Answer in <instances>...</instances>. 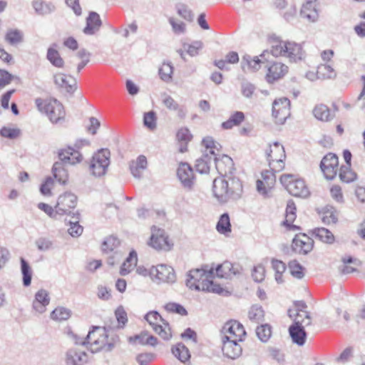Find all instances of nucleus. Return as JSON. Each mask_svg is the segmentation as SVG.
<instances>
[{"mask_svg":"<svg viewBox=\"0 0 365 365\" xmlns=\"http://www.w3.org/2000/svg\"><path fill=\"white\" fill-rule=\"evenodd\" d=\"M313 114L316 118L322 121H328L331 119V111L327 106L319 104L315 106Z\"/></svg>","mask_w":365,"mask_h":365,"instance_id":"43","label":"nucleus"},{"mask_svg":"<svg viewBox=\"0 0 365 365\" xmlns=\"http://www.w3.org/2000/svg\"><path fill=\"white\" fill-rule=\"evenodd\" d=\"M110 152L106 149L98 150L92 158L90 165L91 172L96 176L106 174L109 165Z\"/></svg>","mask_w":365,"mask_h":365,"instance_id":"11","label":"nucleus"},{"mask_svg":"<svg viewBox=\"0 0 365 365\" xmlns=\"http://www.w3.org/2000/svg\"><path fill=\"white\" fill-rule=\"evenodd\" d=\"M53 173L55 179L61 184L65 185L68 181V174L61 163L56 162L53 166Z\"/></svg>","mask_w":365,"mask_h":365,"instance_id":"38","label":"nucleus"},{"mask_svg":"<svg viewBox=\"0 0 365 365\" xmlns=\"http://www.w3.org/2000/svg\"><path fill=\"white\" fill-rule=\"evenodd\" d=\"M239 61V56L237 52L231 51L226 56L225 60H216L214 62L215 66L221 70L227 68V63H237Z\"/></svg>","mask_w":365,"mask_h":365,"instance_id":"51","label":"nucleus"},{"mask_svg":"<svg viewBox=\"0 0 365 365\" xmlns=\"http://www.w3.org/2000/svg\"><path fill=\"white\" fill-rule=\"evenodd\" d=\"M297 217V207L294 202L292 200L288 201L285 210V220L282 224L286 227L287 231H299L300 227L294 225L293 222Z\"/></svg>","mask_w":365,"mask_h":365,"instance_id":"23","label":"nucleus"},{"mask_svg":"<svg viewBox=\"0 0 365 365\" xmlns=\"http://www.w3.org/2000/svg\"><path fill=\"white\" fill-rule=\"evenodd\" d=\"M149 274L158 282H171L175 279L173 267L165 264H158L152 267L149 270Z\"/></svg>","mask_w":365,"mask_h":365,"instance_id":"19","label":"nucleus"},{"mask_svg":"<svg viewBox=\"0 0 365 365\" xmlns=\"http://www.w3.org/2000/svg\"><path fill=\"white\" fill-rule=\"evenodd\" d=\"M179 180L185 187H190L195 181L194 173L190 165L186 163H181L177 170Z\"/></svg>","mask_w":365,"mask_h":365,"instance_id":"24","label":"nucleus"},{"mask_svg":"<svg viewBox=\"0 0 365 365\" xmlns=\"http://www.w3.org/2000/svg\"><path fill=\"white\" fill-rule=\"evenodd\" d=\"M272 170L261 173V178L256 182L257 190L264 197H269L276 185V176Z\"/></svg>","mask_w":365,"mask_h":365,"instance_id":"16","label":"nucleus"},{"mask_svg":"<svg viewBox=\"0 0 365 365\" xmlns=\"http://www.w3.org/2000/svg\"><path fill=\"white\" fill-rule=\"evenodd\" d=\"M50 303V297L48 291L39 289L35 294L34 299L32 302L33 309L38 313H43L46 311V307Z\"/></svg>","mask_w":365,"mask_h":365,"instance_id":"26","label":"nucleus"},{"mask_svg":"<svg viewBox=\"0 0 365 365\" xmlns=\"http://www.w3.org/2000/svg\"><path fill=\"white\" fill-rule=\"evenodd\" d=\"M216 229L220 234L227 235L231 232V224L228 214L225 213L220 216Z\"/></svg>","mask_w":365,"mask_h":365,"instance_id":"47","label":"nucleus"},{"mask_svg":"<svg viewBox=\"0 0 365 365\" xmlns=\"http://www.w3.org/2000/svg\"><path fill=\"white\" fill-rule=\"evenodd\" d=\"M272 267L275 272L274 277L276 281L278 283H282L283 282L284 273L286 271L285 264L281 260L273 259L272 260Z\"/></svg>","mask_w":365,"mask_h":365,"instance_id":"50","label":"nucleus"},{"mask_svg":"<svg viewBox=\"0 0 365 365\" xmlns=\"http://www.w3.org/2000/svg\"><path fill=\"white\" fill-rule=\"evenodd\" d=\"M284 56L294 61L300 60L303 56L302 48L294 42H287Z\"/></svg>","mask_w":365,"mask_h":365,"instance_id":"36","label":"nucleus"},{"mask_svg":"<svg viewBox=\"0 0 365 365\" xmlns=\"http://www.w3.org/2000/svg\"><path fill=\"white\" fill-rule=\"evenodd\" d=\"M290 114V101L287 98H279L273 102L272 115L276 123L284 124Z\"/></svg>","mask_w":365,"mask_h":365,"instance_id":"12","label":"nucleus"},{"mask_svg":"<svg viewBox=\"0 0 365 365\" xmlns=\"http://www.w3.org/2000/svg\"><path fill=\"white\" fill-rule=\"evenodd\" d=\"M319 215L324 224H335L338 220V213L331 206H326L319 210Z\"/></svg>","mask_w":365,"mask_h":365,"instance_id":"31","label":"nucleus"},{"mask_svg":"<svg viewBox=\"0 0 365 365\" xmlns=\"http://www.w3.org/2000/svg\"><path fill=\"white\" fill-rule=\"evenodd\" d=\"M313 233L317 238L324 243L331 244L334 241V235L326 228H317L314 230Z\"/></svg>","mask_w":365,"mask_h":365,"instance_id":"48","label":"nucleus"},{"mask_svg":"<svg viewBox=\"0 0 365 365\" xmlns=\"http://www.w3.org/2000/svg\"><path fill=\"white\" fill-rule=\"evenodd\" d=\"M138 263V255L135 250L130 252L129 255L123 262L120 268V274L123 276L128 274L134 269Z\"/></svg>","mask_w":365,"mask_h":365,"instance_id":"30","label":"nucleus"},{"mask_svg":"<svg viewBox=\"0 0 365 365\" xmlns=\"http://www.w3.org/2000/svg\"><path fill=\"white\" fill-rule=\"evenodd\" d=\"M120 245L119 240L113 235L107 237L101 245L103 252L109 253L114 251Z\"/></svg>","mask_w":365,"mask_h":365,"instance_id":"52","label":"nucleus"},{"mask_svg":"<svg viewBox=\"0 0 365 365\" xmlns=\"http://www.w3.org/2000/svg\"><path fill=\"white\" fill-rule=\"evenodd\" d=\"M147 167V159L145 156H139L135 161H133L130 164V170L133 176L140 177L142 170Z\"/></svg>","mask_w":365,"mask_h":365,"instance_id":"44","label":"nucleus"},{"mask_svg":"<svg viewBox=\"0 0 365 365\" xmlns=\"http://www.w3.org/2000/svg\"><path fill=\"white\" fill-rule=\"evenodd\" d=\"M108 335L104 327H96L89 331L84 344L92 352H97L103 349L108 344Z\"/></svg>","mask_w":365,"mask_h":365,"instance_id":"9","label":"nucleus"},{"mask_svg":"<svg viewBox=\"0 0 365 365\" xmlns=\"http://www.w3.org/2000/svg\"><path fill=\"white\" fill-rule=\"evenodd\" d=\"M237 273L234 268L233 264L225 261L220 264H218L215 269H214V277L216 276L218 278H230Z\"/></svg>","mask_w":365,"mask_h":365,"instance_id":"28","label":"nucleus"},{"mask_svg":"<svg viewBox=\"0 0 365 365\" xmlns=\"http://www.w3.org/2000/svg\"><path fill=\"white\" fill-rule=\"evenodd\" d=\"M21 269L23 277V284L28 287L31 283L32 269L24 258H21Z\"/></svg>","mask_w":365,"mask_h":365,"instance_id":"53","label":"nucleus"},{"mask_svg":"<svg viewBox=\"0 0 365 365\" xmlns=\"http://www.w3.org/2000/svg\"><path fill=\"white\" fill-rule=\"evenodd\" d=\"M314 246L313 240L304 233H299L295 235L292 242V250L299 254L309 252Z\"/></svg>","mask_w":365,"mask_h":365,"instance_id":"21","label":"nucleus"},{"mask_svg":"<svg viewBox=\"0 0 365 365\" xmlns=\"http://www.w3.org/2000/svg\"><path fill=\"white\" fill-rule=\"evenodd\" d=\"M320 168L327 179H334L339 171L338 156L333 153L325 155L321 160Z\"/></svg>","mask_w":365,"mask_h":365,"instance_id":"15","label":"nucleus"},{"mask_svg":"<svg viewBox=\"0 0 365 365\" xmlns=\"http://www.w3.org/2000/svg\"><path fill=\"white\" fill-rule=\"evenodd\" d=\"M187 286L195 290L220 293L222 288L214 282V269L205 266L200 269H191L186 281Z\"/></svg>","mask_w":365,"mask_h":365,"instance_id":"1","label":"nucleus"},{"mask_svg":"<svg viewBox=\"0 0 365 365\" xmlns=\"http://www.w3.org/2000/svg\"><path fill=\"white\" fill-rule=\"evenodd\" d=\"M288 66L281 62H274L267 68L265 78L268 83L282 78L288 73Z\"/></svg>","mask_w":365,"mask_h":365,"instance_id":"22","label":"nucleus"},{"mask_svg":"<svg viewBox=\"0 0 365 365\" xmlns=\"http://www.w3.org/2000/svg\"><path fill=\"white\" fill-rule=\"evenodd\" d=\"M35 105L38 110L46 115L53 123H57L65 119V108L59 101L54 98H38L35 100Z\"/></svg>","mask_w":365,"mask_h":365,"instance_id":"3","label":"nucleus"},{"mask_svg":"<svg viewBox=\"0 0 365 365\" xmlns=\"http://www.w3.org/2000/svg\"><path fill=\"white\" fill-rule=\"evenodd\" d=\"M245 120V115L242 111H235L229 118L222 123V128L225 130L240 126Z\"/></svg>","mask_w":365,"mask_h":365,"instance_id":"33","label":"nucleus"},{"mask_svg":"<svg viewBox=\"0 0 365 365\" xmlns=\"http://www.w3.org/2000/svg\"><path fill=\"white\" fill-rule=\"evenodd\" d=\"M163 103L170 110L176 111L179 117L183 118L185 115V109L179 106V104L171 96H166L164 98Z\"/></svg>","mask_w":365,"mask_h":365,"instance_id":"42","label":"nucleus"},{"mask_svg":"<svg viewBox=\"0 0 365 365\" xmlns=\"http://www.w3.org/2000/svg\"><path fill=\"white\" fill-rule=\"evenodd\" d=\"M101 26V21L99 15L96 12H91L87 18L86 26L84 28V33L93 34Z\"/></svg>","mask_w":365,"mask_h":365,"instance_id":"35","label":"nucleus"},{"mask_svg":"<svg viewBox=\"0 0 365 365\" xmlns=\"http://www.w3.org/2000/svg\"><path fill=\"white\" fill-rule=\"evenodd\" d=\"M264 153L271 170L279 173L284 169L287 156L282 143L276 141L268 144Z\"/></svg>","mask_w":365,"mask_h":365,"instance_id":"4","label":"nucleus"},{"mask_svg":"<svg viewBox=\"0 0 365 365\" xmlns=\"http://www.w3.org/2000/svg\"><path fill=\"white\" fill-rule=\"evenodd\" d=\"M55 84L68 93H73L76 89V81L71 76L62 73L54 76Z\"/></svg>","mask_w":365,"mask_h":365,"instance_id":"25","label":"nucleus"},{"mask_svg":"<svg viewBox=\"0 0 365 365\" xmlns=\"http://www.w3.org/2000/svg\"><path fill=\"white\" fill-rule=\"evenodd\" d=\"M280 182L293 196L307 197L309 195V190L304 180L297 175L284 174L280 178Z\"/></svg>","mask_w":365,"mask_h":365,"instance_id":"5","label":"nucleus"},{"mask_svg":"<svg viewBox=\"0 0 365 365\" xmlns=\"http://www.w3.org/2000/svg\"><path fill=\"white\" fill-rule=\"evenodd\" d=\"M4 38L9 44L16 46L23 42L24 34L19 29H11L6 31Z\"/></svg>","mask_w":365,"mask_h":365,"instance_id":"40","label":"nucleus"},{"mask_svg":"<svg viewBox=\"0 0 365 365\" xmlns=\"http://www.w3.org/2000/svg\"><path fill=\"white\" fill-rule=\"evenodd\" d=\"M303 325L293 324L289 329V334L293 341L299 346L303 345L306 341V332Z\"/></svg>","mask_w":365,"mask_h":365,"instance_id":"34","label":"nucleus"},{"mask_svg":"<svg viewBox=\"0 0 365 365\" xmlns=\"http://www.w3.org/2000/svg\"><path fill=\"white\" fill-rule=\"evenodd\" d=\"M336 76L337 73L331 64L321 63L317 68L316 77L318 79H334Z\"/></svg>","mask_w":365,"mask_h":365,"instance_id":"29","label":"nucleus"},{"mask_svg":"<svg viewBox=\"0 0 365 365\" xmlns=\"http://www.w3.org/2000/svg\"><path fill=\"white\" fill-rule=\"evenodd\" d=\"M289 316L294 321V324L309 326L311 324V317L307 311V306L302 302H295L288 310Z\"/></svg>","mask_w":365,"mask_h":365,"instance_id":"13","label":"nucleus"},{"mask_svg":"<svg viewBox=\"0 0 365 365\" xmlns=\"http://www.w3.org/2000/svg\"><path fill=\"white\" fill-rule=\"evenodd\" d=\"M339 170V177L342 182L349 183L356 179V174L352 170L351 165H341Z\"/></svg>","mask_w":365,"mask_h":365,"instance_id":"45","label":"nucleus"},{"mask_svg":"<svg viewBox=\"0 0 365 365\" xmlns=\"http://www.w3.org/2000/svg\"><path fill=\"white\" fill-rule=\"evenodd\" d=\"M247 334L245 326L237 320L227 321L220 330V338H227L237 341H245Z\"/></svg>","mask_w":365,"mask_h":365,"instance_id":"7","label":"nucleus"},{"mask_svg":"<svg viewBox=\"0 0 365 365\" xmlns=\"http://www.w3.org/2000/svg\"><path fill=\"white\" fill-rule=\"evenodd\" d=\"M163 308L169 314H178L181 317L187 315V312L185 308L176 302H168L163 306Z\"/></svg>","mask_w":365,"mask_h":365,"instance_id":"49","label":"nucleus"},{"mask_svg":"<svg viewBox=\"0 0 365 365\" xmlns=\"http://www.w3.org/2000/svg\"><path fill=\"white\" fill-rule=\"evenodd\" d=\"M56 183L51 178H47L42 183L40 191L43 195H52L53 190H55Z\"/></svg>","mask_w":365,"mask_h":365,"instance_id":"61","label":"nucleus"},{"mask_svg":"<svg viewBox=\"0 0 365 365\" xmlns=\"http://www.w3.org/2000/svg\"><path fill=\"white\" fill-rule=\"evenodd\" d=\"M90 54L85 50L78 51L73 58L72 63L79 73L89 62Z\"/></svg>","mask_w":365,"mask_h":365,"instance_id":"37","label":"nucleus"},{"mask_svg":"<svg viewBox=\"0 0 365 365\" xmlns=\"http://www.w3.org/2000/svg\"><path fill=\"white\" fill-rule=\"evenodd\" d=\"M288 267L290 274L297 279H302L304 276V268L297 261L292 260L289 262Z\"/></svg>","mask_w":365,"mask_h":365,"instance_id":"57","label":"nucleus"},{"mask_svg":"<svg viewBox=\"0 0 365 365\" xmlns=\"http://www.w3.org/2000/svg\"><path fill=\"white\" fill-rule=\"evenodd\" d=\"M173 355L180 361L185 362L190 359V354L188 349L182 344H178L172 349Z\"/></svg>","mask_w":365,"mask_h":365,"instance_id":"46","label":"nucleus"},{"mask_svg":"<svg viewBox=\"0 0 365 365\" xmlns=\"http://www.w3.org/2000/svg\"><path fill=\"white\" fill-rule=\"evenodd\" d=\"M268 55V51H264L259 56H244L241 62L243 71L248 72L259 71L262 66L267 63V56Z\"/></svg>","mask_w":365,"mask_h":365,"instance_id":"18","label":"nucleus"},{"mask_svg":"<svg viewBox=\"0 0 365 365\" xmlns=\"http://www.w3.org/2000/svg\"><path fill=\"white\" fill-rule=\"evenodd\" d=\"M220 340L221 351L225 357L235 360L242 356L243 351L242 344L244 341H237L227 338H220Z\"/></svg>","mask_w":365,"mask_h":365,"instance_id":"17","label":"nucleus"},{"mask_svg":"<svg viewBox=\"0 0 365 365\" xmlns=\"http://www.w3.org/2000/svg\"><path fill=\"white\" fill-rule=\"evenodd\" d=\"M14 78L16 77L9 71L0 68V90L9 86Z\"/></svg>","mask_w":365,"mask_h":365,"instance_id":"62","label":"nucleus"},{"mask_svg":"<svg viewBox=\"0 0 365 365\" xmlns=\"http://www.w3.org/2000/svg\"><path fill=\"white\" fill-rule=\"evenodd\" d=\"M1 136L10 139H15L20 136L21 130L16 128L4 127L0 130Z\"/></svg>","mask_w":365,"mask_h":365,"instance_id":"64","label":"nucleus"},{"mask_svg":"<svg viewBox=\"0 0 365 365\" xmlns=\"http://www.w3.org/2000/svg\"><path fill=\"white\" fill-rule=\"evenodd\" d=\"M285 48L286 41L274 40L272 42L270 51L268 52L274 56H284Z\"/></svg>","mask_w":365,"mask_h":365,"instance_id":"58","label":"nucleus"},{"mask_svg":"<svg viewBox=\"0 0 365 365\" xmlns=\"http://www.w3.org/2000/svg\"><path fill=\"white\" fill-rule=\"evenodd\" d=\"M129 341L133 344L140 345H152L154 346L157 344V339L150 335L147 331H143L139 334L130 336Z\"/></svg>","mask_w":365,"mask_h":365,"instance_id":"32","label":"nucleus"},{"mask_svg":"<svg viewBox=\"0 0 365 365\" xmlns=\"http://www.w3.org/2000/svg\"><path fill=\"white\" fill-rule=\"evenodd\" d=\"M148 245L158 251H170L174 243L164 230L153 227Z\"/></svg>","mask_w":365,"mask_h":365,"instance_id":"8","label":"nucleus"},{"mask_svg":"<svg viewBox=\"0 0 365 365\" xmlns=\"http://www.w3.org/2000/svg\"><path fill=\"white\" fill-rule=\"evenodd\" d=\"M242 189V183L238 178H230L227 180L221 176L213 181V195L220 202H226L232 197L239 195Z\"/></svg>","mask_w":365,"mask_h":365,"instance_id":"2","label":"nucleus"},{"mask_svg":"<svg viewBox=\"0 0 365 365\" xmlns=\"http://www.w3.org/2000/svg\"><path fill=\"white\" fill-rule=\"evenodd\" d=\"M157 115L156 113L151 110L144 113L143 124L150 130H154L157 127Z\"/></svg>","mask_w":365,"mask_h":365,"instance_id":"56","label":"nucleus"},{"mask_svg":"<svg viewBox=\"0 0 365 365\" xmlns=\"http://www.w3.org/2000/svg\"><path fill=\"white\" fill-rule=\"evenodd\" d=\"M202 48V43L200 41H195L191 44H183L184 51L191 56H197Z\"/></svg>","mask_w":365,"mask_h":365,"instance_id":"63","label":"nucleus"},{"mask_svg":"<svg viewBox=\"0 0 365 365\" xmlns=\"http://www.w3.org/2000/svg\"><path fill=\"white\" fill-rule=\"evenodd\" d=\"M86 344L77 345L67 352L66 363L68 365H82L88 361Z\"/></svg>","mask_w":365,"mask_h":365,"instance_id":"20","label":"nucleus"},{"mask_svg":"<svg viewBox=\"0 0 365 365\" xmlns=\"http://www.w3.org/2000/svg\"><path fill=\"white\" fill-rule=\"evenodd\" d=\"M301 14L309 21H316L319 18L317 0H307L302 6Z\"/></svg>","mask_w":365,"mask_h":365,"instance_id":"27","label":"nucleus"},{"mask_svg":"<svg viewBox=\"0 0 365 365\" xmlns=\"http://www.w3.org/2000/svg\"><path fill=\"white\" fill-rule=\"evenodd\" d=\"M173 74V67L170 63H163L159 68V76L165 82H170Z\"/></svg>","mask_w":365,"mask_h":365,"instance_id":"55","label":"nucleus"},{"mask_svg":"<svg viewBox=\"0 0 365 365\" xmlns=\"http://www.w3.org/2000/svg\"><path fill=\"white\" fill-rule=\"evenodd\" d=\"M256 333L261 341H267L272 336L271 327L267 324L261 325L257 328Z\"/></svg>","mask_w":365,"mask_h":365,"instance_id":"59","label":"nucleus"},{"mask_svg":"<svg viewBox=\"0 0 365 365\" xmlns=\"http://www.w3.org/2000/svg\"><path fill=\"white\" fill-rule=\"evenodd\" d=\"M77 204V196L71 192H65L58 197L55 209L59 215H67L76 208Z\"/></svg>","mask_w":365,"mask_h":365,"instance_id":"14","label":"nucleus"},{"mask_svg":"<svg viewBox=\"0 0 365 365\" xmlns=\"http://www.w3.org/2000/svg\"><path fill=\"white\" fill-rule=\"evenodd\" d=\"M88 145H89L88 140H81L76 142L75 145L77 149L71 146L64 147L59 150L58 158L60 160L65 164L76 165L80 163L83 160V157L78 149Z\"/></svg>","mask_w":365,"mask_h":365,"instance_id":"10","label":"nucleus"},{"mask_svg":"<svg viewBox=\"0 0 365 365\" xmlns=\"http://www.w3.org/2000/svg\"><path fill=\"white\" fill-rule=\"evenodd\" d=\"M192 136L187 128H181L177 131L176 138L179 143L183 144L180 148V153L187 151V144L192 140Z\"/></svg>","mask_w":365,"mask_h":365,"instance_id":"41","label":"nucleus"},{"mask_svg":"<svg viewBox=\"0 0 365 365\" xmlns=\"http://www.w3.org/2000/svg\"><path fill=\"white\" fill-rule=\"evenodd\" d=\"M145 320L152 327L153 331L162 339L168 340L172 337V330L168 322L155 311H150L145 316Z\"/></svg>","mask_w":365,"mask_h":365,"instance_id":"6","label":"nucleus"},{"mask_svg":"<svg viewBox=\"0 0 365 365\" xmlns=\"http://www.w3.org/2000/svg\"><path fill=\"white\" fill-rule=\"evenodd\" d=\"M71 317V312L69 309H66L62 307H56L53 312L51 313V318L55 321H64L69 319Z\"/></svg>","mask_w":365,"mask_h":365,"instance_id":"54","label":"nucleus"},{"mask_svg":"<svg viewBox=\"0 0 365 365\" xmlns=\"http://www.w3.org/2000/svg\"><path fill=\"white\" fill-rule=\"evenodd\" d=\"M202 145L205 148V151L208 152L212 155H215L216 150H218V144L210 136H207L204 138L202 141Z\"/></svg>","mask_w":365,"mask_h":365,"instance_id":"60","label":"nucleus"},{"mask_svg":"<svg viewBox=\"0 0 365 365\" xmlns=\"http://www.w3.org/2000/svg\"><path fill=\"white\" fill-rule=\"evenodd\" d=\"M47 59L49 62L55 67L62 68L64 66L65 62L63 58L61 57L59 51L54 47H50L48 48Z\"/></svg>","mask_w":365,"mask_h":365,"instance_id":"39","label":"nucleus"}]
</instances>
